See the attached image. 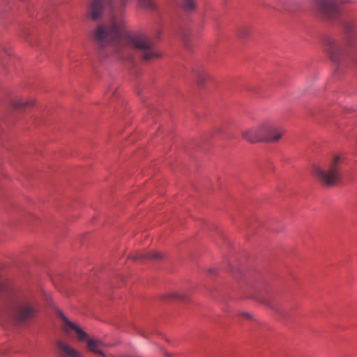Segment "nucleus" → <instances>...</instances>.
Instances as JSON below:
<instances>
[{
  "label": "nucleus",
  "mask_w": 357,
  "mask_h": 357,
  "mask_svg": "<svg viewBox=\"0 0 357 357\" xmlns=\"http://www.w3.org/2000/svg\"><path fill=\"white\" fill-rule=\"evenodd\" d=\"M4 289H5L4 284L2 283H0V292L4 291Z\"/></svg>",
  "instance_id": "obj_24"
},
{
  "label": "nucleus",
  "mask_w": 357,
  "mask_h": 357,
  "mask_svg": "<svg viewBox=\"0 0 357 357\" xmlns=\"http://www.w3.org/2000/svg\"><path fill=\"white\" fill-rule=\"evenodd\" d=\"M34 105L33 100L30 101H24V100H17L13 102V106L15 109H21V108H27L29 107H32Z\"/></svg>",
  "instance_id": "obj_19"
},
{
  "label": "nucleus",
  "mask_w": 357,
  "mask_h": 357,
  "mask_svg": "<svg viewBox=\"0 0 357 357\" xmlns=\"http://www.w3.org/2000/svg\"><path fill=\"white\" fill-rule=\"evenodd\" d=\"M162 298L163 300H180V301H185L187 299V296L184 294H178V293H169L167 294H164L162 296Z\"/></svg>",
  "instance_id": "obj_17"
},
{
  "label": "nucleus",
  "mask_w": 357,
  "mask_h": 357,
  "mask_svg": "<svg viewBox=\"0 0 357 357\" xmlns=\"http://www.w3.org/2000/svg\"><path fill=\"white\" fill-rule=\"evenodd\" d=\"M111 0H93L89 4V15L92 20L100 19L103 13L104 5L109 3Z\"/></svg>",
  "instance_id": "obj_10"
},
{
  "label": "nucleus",
  "mask_w": 357,
  "mask_h": 357,
  "mask_svg": "<svg viewBox=\"0 0 357 357\" xmlns=\"http://www.w3.org/2000/svg\"><path fill=\"white\" fill-rule=\"evenodd\" d=\"M116 93H117V88L114 85L109 86L107 90V93L108 95L112 94V96H116Z\"/></svg>",
  "instance_id": "obj_22"
},
{
  "label": "nucleus",
  "mask_w": 357,
  "mask_h": 357,
  "mask_svg": "<svg viewBox=\"0 0 357 357\" xmlns=\"http://www.w3.org/2000/svg\"><path fill=\"white\" fill-rule=\"evenodd\" d=\"M57 314L66 325L64 328L66 332L68 333L70 330H73L77 333L79 341L84 342L88 340V334L79 326L70 321L61 310H57Z\"/></svg>",
  "instance_id": "obj_9"
},
{
  "label": "nucleus",
  "mask_w": 357,
  "mask_h": 357,
  "mask_svg": "<svg viewBox=\"0 0 357 357\" xmlns=\"http://www.w3.org/2000/svg\"><path fill=\"white\" fill-rule=\"evenodd\" d=\"M181 4L185 12L192 11L196 8V3L194 0H182Z\"/></svg>",
  "instance_id": "obj_18"
},
{
  "label": "nucleus",
  "mask_w": 357,
  "mask_h": 357,
  "mask_svg": "<svg viewBox=\"0 0 357 357\" xmlns=\"http://www.w3.org/2000/svg\"><path fill=\"white\" fill-rule=\"evenodd\" d=\"M181 36L183 39V43L185 47L188 49L190 48V40L192 37V33L190 30L185 29H181L180 32Z\"/></svg>",
  "instance_id": "obj_16"
},
{
  "label": "nucleus",
  "mask_w": 357,
  "mask_h": 357,
  "mask_svg": "<svg viewBox=\"0 0 357 357\" xmlns=\"http://www.w3.org/2000/svg\"><path fill=\"white\" fill-rule=\"evenodd\" d=\"M316 10L326 20L330 21L340 20L341 10L340 4L347 3L352 0H313Z\"/></svg>",
  "instance_id": "obj_7"
},
{
  "label": "nucleus",
  "mask_w": 357,
  "mask_h": 357,
  "mask_svg": "<svg viewBox=\"0 0 357 357\" xmlns=\"http://www.w3.org/2000/svg\"><path fill=\"white\" fill-rule=\"evenodd\" d=\"M262 141L274 142L278 141L283 135L284 131L272 123H265L261 126Z\"/></svg>",
  "instance_id": "obj_8"
},
{
  "label": "nucleus",
  "mask_w": 357,
  "mask_h": 357,
  "mask_svg": "<svg viewBox=\"0 0 357 357\" xmlns=\"http://www.w3.org/2000/svg\"><path fill=\"white\" fill-rule=\"evenodd\" d=\"M244 139L251 143L262 142V135L261 132V126L257 128H252L245 131L243 133Z\"/></svg>",
  "instance_id": "obj_13"
},
{
  "label": "nucleus",
  "mask_w": 357,
  "mask_h": 357,
  "mask_svg": "<svg viewBox=\"0 0 357 357\" xmlns=\"http://www.w3.org/2000/svg\"><path fill=\"white\" fill-rule=\"evenodd\" d=\"M93 38L99 48L100 57H107L112 54L116 59H121V56L125 52L122 47L128 43V36L125 40L115 44L121 38L119 27L115 23L98 26L93 32Z\"/></svg>",
  "instance_id": "obj_2"
},
{
  "label": "nucleus",
  "mask_w": 357,
  "mask_h": 357,
  "mask_svg": "<svg viewBox=\"0 0 357 357\" xmlns=\"http://www.w3.org/2000/svg\"><path fill=\"white\" fill-rule=\"evenodd\" d=\"M208 272L211 274H214L216 272V269L215 268H211V269L208 270Z\"/></svg>",
  "instance_id": "obj_25"
},
{
  "label": "nucleus",
  "mask_w": 357,
  "mask_h": 357,
  "mask_svg": "<svg viewBox=\"0 0 357 357\" xmlns=\"http://www.w3.org/2000/svg\"><path fill=\"white\" fill-rule=\"evenodd\" d=\"M196 77L197 81L199 86H202L209 78V75L205 71L203 68L193 70Z\"/></svg>",
  "instance_id": "obj_14"
},
{
  "label": "nucleus",
  "mask_w": 357,
  "mask_h": 357,
  "mask_svg": "<svg viewBox=\"0 0 357 357\" xmlns=\"http://www.w3.org/2000/svg\"><path fill=\"white\" fill-rule=\"evenodd\" d=\"M230 271L234 272V270H233V268H231Z\"/></svg>",
  "instance_id": "obj_26"
},
{
  "label": "nucleus",
  "mask_w": 357,
  "mask_h": 357,
  "mask_svg": "<svg viewBox=\"0 0 357 357\" xmlns=\"http://www.w3.org/2000/svg\"><path fill=\"white\" fill-rule=\"evenodd\" d=\"M241 315L243 316V317H247L248 319H251L252 318L251 314H249V313L243 312V313H241Z\"/></svg>",
  "instance_id": "obj_23"
},
{
  "label": "nucleus",
  "mask_w": 357,
  "mask_h": 357,
  "mask_svg": "<svg viewBox=\"0 0 357 357\" xmlns=\"http://www.w3.org/2000/svg\"><path fill=\"white\" fill-rule=\"evenodd\" d=\"M342 162L343 159L340 156L336 155L330 163L328 169H323L316 166L314 167L313 172L322 184L333 186L341 181L340 164Z\"/></svg>",
  "instance_id": "obj_6"
},
{
  "label": "nucleus",
  "mask_w": 357,
  "mask_h": 357,
  "mask_svg": "<svg viewBox=\"0 0 357 357\" xmlns=\"http://www.w3.org/2000/svg\"><path fill=\"white\" fill-rule=\"evenodd\" d=\"M162 258V254L160 252H141L133 255L132 256H129L128 259H130L133 261L137 260H150V261H158Z\"/></svg>",
  "instance_id": "obj_11"
},
{
  "label": "nucleus",
  "mask_w": 357,
  "mask_h": 357,
  "mask_svg": "<svg viewBox=\"0 0 357 357\" xmlns=\"http://www.w3.org/2000/svg\"><path fill=\"white\" fill-rule=\"evenodd\" d=\"M253 298L268 305L278 316L279 319L286 322H296L302 317V307L298 302L283 303L271 297H261L255 295Z\"/></svg>",
  "instance_id": "obj_3"
},
{
  "label": "nucleus",
  "mask_w": 357,
  "mask_h": 357,
  "mask_svg": "<svg viewBox=\"0 0 357 357\" xmlns=\"http://www.w3.org/2000/svg\"><path fill=\"white\" fill-rule=\"evenodd\" d=\"M40 310L41 306L38 301L24 298L18 301L13 305L11 316L17 323L27 324L37 319Z\"/></svg>",
  "instance_id": "obj_5"
},
{
  "label": "nucleus",
  "mask_w": 357,
  "mask_h": 357,
  "mask_svg": "<svg viewBox=\"0 0 357 357\" xmlns=\"http://www.w3.org/2000/svg\"><path fill=\"white\" fill-rule=\"evenodd\" d=\"M252 31V29L249 25H242L238 27V36L241 38H245L248 36Z\"/></svg>",
  "instance_id": "obj_20"
},
{
  "label": "nucleus",
  "mask_w": 357,
  "mask_h": 357,
  "mask_svg": "<svg viewBox=\"0 0 357 357\" xmlns=\"http://www.w3.org/2000/svg\"><path fill=\"white\" fill-rule=\"evenodd\" d=\"M138 6L148 10L156 9V6L152 0H138Z\"/></svg>",
  "instance_id": "obj_21"
},
{
  "label": "nucleus",
  "mask_w": 357,
  "mask_h": 357,
  "mask_svg": "<svg viewBox=\"0 0 357 357\" xmlns=\"http://www.w3.org/2000/svg\"><path fill=\"white\" fill-rule=\"evenodd\" d=\"M56 347L61 351V357H82L78 351L63 341H58Z\"/></svg>",
  "instance_id": "obj_12"
},
{
  "label": "nucleus",
  "mask_w": 357,
  "mask_h": 357,
  "mask_svg": "<svg viewBox=\"0 0 357 357\" xmlns=\"http://www.w3.org/2000/svg\"><path fill=\"white\" fill-rule=\"evenodd\" d=\"M341 26L344 30L347 47L349 50L342 49L336 40L330 36L324 39V45L331 61L340 67L341 63L349 59L354 64L357 65V31L354 24L348 20L341 21Z\"/></svg>",
  "instance_id": "obj_1"
},
{
  "label": "nucleus",
  "mask_w": 357,
  "mask_h": 357,
  "mask_svg": "<svg viewBox=\"0 0 357 357\" xmlns=\"http://www.w3.org/2000/svg\"><path fill=\"white\" fill-rule=\"evenodd\" d=\"M152 46L153 43L144 35H128V43L122 47L125 52L121 56V59L132 61L135 49L144 50L141 58L145 62H150L161 57V54L153 50Z\"/></svg>",
  "instance_id": "obj_4"
},
{
  "label": "nucleus",
  "mask_w": 357,
  "mask_h": 357,
  "mask_svg": "<svg viewBox=\"0 0 357 357\" xmlns=\"http://www.w3.org/2000/svg\"><path fill=\"white\" fill-rule=\"evenodd\" d=\"M99 344L100 342L98 341L93 339H89L87 340V347L91 351L104 356L105 354L98 349Z\"/></svg>",
  "instance_id": "obj_15"
}]
</instances>
